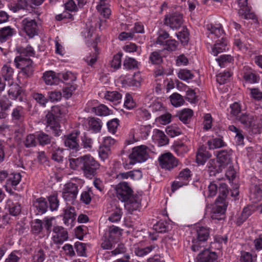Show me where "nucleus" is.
I'll return each instance as SVG.
<instances>
[{"mask_svg":"<svg viewBox=\"0 0 262 262\" xmlns=\"http://www.w3.org/2000/svg\"><path fill=\"white\" fill-rule=\"evenodd\" d=\"M116 195L122 202H125V207L130 212L137 210L139 203L133 194V191L126 182L120 183L116 186Z\"/></svg>","mask_w":262,"mask_h":262,"instance_id":"f257e3e1","label":"nucleus"},{"mask_svg":"<svg viewBox=\"0 0 262 262\" xmlns=\"http://www.w3.org/2000/svg\"><path fill=\"white\" fill-rule=\"evenodd\" d=\"M195 231V237L192 239L191 246V249L194 252L199 251L205 246L210 234L209 229L205 227H196Z\"/></svg>","mask_w":262,"mask_h":262,"instance_id":"f03ea898","label":"nucleus"},{"mask_svg":"<svg viewBox=\"0 0 262 262\" xmlns=\"http://www.w3.org/2000/svg\"><path fill=\"white\" fill-rule=\"evenodd\" d=\"M99 167V163L92 156L90 155H85L82 168L83 173L85 177L89 179L93 178Z\"/></svg>","mask_w":262,"mask_h":262,"instance_id":"7ed1b4c3","label":"nucleus"},{"mask_svg":"<svg viewBox=\"0 0 262 262\" xmlns=\"http://www.w3.org/2000/svg\"><path fill=\"white\" fill-rule=\"evenodd\" d=\"M148 157L147 147L140 145L134 147L129 155L130 160L129 164L133 165L136 163H142L145 161Z\"/></svg>","mask_w":262,"mask_h":262,"instance_id":"20e7f679","label":"nucleus"},{"mask_svg":"<svg viewBox=\"0 0 262 262\" xmlns=\"http://www.w3.org/2000/svg\"><path fill=\"white\" fill-rule=\"evenodd\" d=\"M191 176L192 172L188 168L183 169L180 171L176 180L171 184L172 191L174 192L178 189L187 185L191 180Z\"/></svg>","mask_w":262,"mask_h":262,"instance_id":"39448f33","label":"nucleus"},{"mask_svg":"<svg viewBox=\"0 0 262 262\" xmlns=\"http://www.w3.org/2000/svg\"><path fill=\"white\" fill-rule=\"evenodd\" d=\"M183 15L178 12L169 13L165 16L164 24L172 30L179 29L183 24Z\"/></svg>","mask_w":262,"mask_h":262,"instance_id":"423d86ee","label":"nucleus"},{"mask_svg":"<svg viewBox=\"0 0 262 262\" xmlns=\"http://www.w3.org/2000/svg\"><path fill=\"white\" fill-rule=\"evenodd\" d=\"M238 120L246 127L250 128L252 134H256L260 132V127L255 124L254 116L248 114H242L239 116Z\"/></svg>","mask_w":262,"mask_h":262,"instance_id":"0eeeda50","label":"nucleus"},{"mask_svg":"<svg viewBox=\"0 0 262 262\" xmlns=\"http://www.w3.org/2000/svg\"><path fill=\"white\" fill-rule=\"evenodd\" d=\"M161 167L166 170H170L178 165V160L171 154L165 153L159 158Z\"/></svg>","mask_w":262,"mask_h":262,"instance_id":"6e6552de","label":"nucleus"},{"mask_svg":"<svg viewBox=\"0 0 262 262\" xmlns=\"http://www.w3.org/2000/svg\"><path fill=\"white\" fill-rule=\"evenodd\" d=\"M78 192L77 185L73 183H69L64 186L62 197L67 202H71L73 203L77 197Z\"/></svg>","mask_w":262,"mask_h":262,"instance_id":"1a4fd4ad","label":"nucleus"},{"mask_svg":"<svg viewBox=\"0 0 262 262\" xmlns=\"http://www.w3.org/2000/svg\"><path fill=\"white\" fill-rule=\"evenodd\" d=\"M53 233L52 239L56 244H62L68 238V232L62 226H54L53 228Z\"/></svg>","mask_w":262,"mask_h":262,"instance_id":"9d476101","label":"nucleus"},{"mask_svg":"<svg viewBox=\"0 0 262 262\" xmlns=\"http://www.w3.org/2000/svg\"><path fill=\"white\" fill-rule=\"evenodd\" d=\"M23 30L30 37H33L37 34V23L35 19L30 18H25L21 22Z\"/></svg>","mask_w":262,"mask_h":262,"instance_id":"9b49d317","label":"nucleus"},{"mask_svg":"<svg viewBox=\"0 0 262 262\" xmlns=\"http://www.w3.org/2000/svg\"><path fill=\"white\" fill-rule=\"evenodd\" d=\"M208 37L211 39L221 37L224 34L223 27L220 24H210L206 25Z\"/></svg>","mask_w":262,"mask_h":262,"instance_id":"f8f14e48","label":"nucleus"},{"mask_svg":"<svg viewBox=\"0 0 262 262\" xmlns=\"http://www.w3.org/2000/svg\"><path fill=\"white\" fill-rule=\"evenodd\" d=\"M48 149L52 154L51 159L53 160L58 163L63 161L64 149L59 147L55 141H52Z\"/></svg>","mask_w":262,"mask_h":262,"instance_id":"ddd939ff","label":"nucleus"},{"mask_svg":"<svg viewBox=\"0 0 262 262\" xmlns=\"http://www.w3.org/2000/svg\"><path fill=\"white\" fill-rule=\"evenodd\" d=\"M79 132L75 130L67 136H64V145L71 149L77 150L79 147L77 137Z\"/></svg>","mask_w":262,"mask_h":262,"instance_id":"4468645a","label":"nucleus"},{"mask_svg":"<svg viewBox=\"0 0 262 262\" xmlns=\"http://www.w3.org/2000/svg\"><path fill=\"white\" fill-rule=\"evenodd\" d=\"M232 150H221L218 151L217 155V160L223 166L224 168L232 162Z\"/></svg>","mask_w":262,"mask_h":262,"instance_id":"2eb2a0df","label":"nucleus"},{"mask_svg":"<svg viewBox=\"0 0 262 262\" xmlns=\"http://www.w3.org/2000/svg\"><path fill=\"white\" fill-rule=\"evenodd\" d=\"M216 259V253L208 249L203 250L198 256V262H215Z\"/></svg>","mask_w":262,"mask_h":262,"instance_id":"dca6fc26","label":"nucleus"},{"mask_svg":"<svg viewBox=\"0 0 262 262\" xmlns=\"http://www.w3.org/2000/svg\"><path fill=\"white\" fill-rule=\"evenodd\" d=\"M222 205H216L212 209L211 213V218L212 220H222L225 218V213L227 209V205L225 203H221Z\"/></svg>","mask_w":262,"mask_h":262,"instance_id":"f3484780","label":"nucleus"},{"mask_svg":"<svg viewBox=\"0 0 262 262\" xmlns=\"http://www.w3.org/2000/svg\"><path fill=\"white\" fill-rule=\"evenodd\" d=\"M76 219L75 208L73 207H67L64 210L63 220L64 224L67 226L72 227L73 222Z\"/></svg>","mask_w":262,"mask_h":262,"instance_id":"a211bd4d","label":"nucleus"},{"mask_svg":"<svg viewBox=\"0 0 262 262\" xmlns=\"http://www.w3.org/2000/svg\"><path fill=\"white\" fill-rule=\"evenodd\" d=\"M217 160L211 159L207 163V167L210 176H215L216 174L221 172L224 167Z\"/></svg>","mask_w":262,"mask_h":262,"instance_id":"6ab92c4d","label":"nucleus"},{"mask_svg":"<svg viewBox=\"0 0 262 262\" xmlns=\"http://www.w3.org/2000/svg\"><path fill=\"white\" fill-rule=\"evenodd\" d=\"M211 157V154L206 150V147L202 145L198 150L196 161L198 164L203 165Z\"/></svg>","mask_w":262,"mask_h":262,"instance_id":"aec40b11","label":"nucleus"},{"mask_svg":"<svg viewBox=\"0 0 262 262\" xmlns=\"http://www.w3.org/2000/svg\"><path fill=\"white\" fill-rule=\"evenodd\" d=\"M96 9L100 15L104 18H108L111 14L108 0H100Z\"/></svg>","mask_w":262,"mask_h":262,"instance_id":"412c9836","label":"nucleus"},{"mask_svg":"<svg viewBox=\"0 0 262 262\" xmlns=\"http://www.w3.org/2000/svg\"><path fill=\"white\" fill-rule=\"evenodd\" d=\"M21 179V176L19 173H11L9 176L6 183V190L7 191L11 192V190L10 188L11 186L14 188L19 183Z\"/></svg>","mask_w":262,"mask_h":262,"instance_id":"4be33fe9","label":"nucleus"},{"mask_svg":"<svg viewBox=\"0 0 262 262\" xmlns=\"http://www.w3.org/2000/svg\"><path fill=\"white\" fill-rule=\"evenodd\" d=\"M255 207L252 205L245 207L241 213V214L237 217L236 224L241 225L254 212Z\"/></svg>","mask_w":262,"mask_h":262,"instance_id":"5701e85b","label":"nucleus"},{"mask_svg":"<svg viewBox=\"0 0 262 262\" xmlns=\"http://www.w3.org/2000/svg\"><path fill=\"white\" fill-rule=\"evenodd\" d=\"M15 34V30L10 26H6L0 29V42H4L11 39Z\"/></svg>","mask_w":262,"mask_h":262,"instance_id":"b1692460","label":"nucleus"},{"mask_svg":"<svg viewBox=\"0 0 262 262\" xmlns=\"http://www.w3.org/2000/svg\"><path fill=\"white\" fill-rule=\"evenodd\" d=\"M6 208L9 213L13 216H17L21 212L20 205L17 202H14L12 198H9L7 202Z\"/></svg>","mask_w":262,"mask_h":262,"instance_id":"393cba45","label":"nucleus"},{"mask_svg":"<svg viewBox=\"0 0 262 262\" xmlns=\"http://www.w3.org/2000/svg\"><path fill=\"white\" fill-rule=\"evenodd\" d=\"M42 78L47 85L57 84L59 81L58 75L56 76L55 73L52 71L46 72Z\"/></svg>","mask_w":262,"mask_h":262,"instance_id":"a878e982","label":"nucleus"},{"mask_svg":"<svg viewBox=\"0 0 262 262\" xmlns=\"http://www.w3.org/2000/svg\"><path fill=\"white\" fill-rule=\"evenodd\" d=\"M11 117L12 120L15 122H22L25 117V113L23 107L18 106L14 108L12 112Z\"/></svg>","mask_w":262,"mask_h":262,"instance_id":"bb28decb","label":"nucleus"},{"mask_svg":"<svg viewBox=\"0 0 262 262\" xmlns=\"http://www.w3.org/2000/svg\"><path fill=\"white\" fill-rule=\"evenodd\" d=\"M47 123L48 126L55 131L56 136H59L58 131L59 129V124L57 121V118L53 116V114L49 112L46 115Z\"/></svg>","mask_w":262,"mask_h":262,"instance_id":"cd10ccee","label":"nucleus"},{"mask_svg":"<svg viewBox=\"0 0 262 262\" xmlns=\"http://www.w3.org/2000/svg\"><path fill=\"white\" fill-rule=\"evenodd\" d=\"M37 140L38 142L39 145L41 146H45L46 145L52 144L53 140V137L50 136L48 134L43 132H39L36 134Z\"/></svg>","mask_w":262,"mask_h":262,"instance_id":"c85d7f7f","label":"nucleus"},{"mask_svg":"<svg viewBox=\"0 0 262 262\" xmlns=\"http://www.w3.org/2000/svg\"><path fill=\"white\" fill-rule=\"evenodd\" d=\"M11 106V102L6 97H0V106L1 107V111L0 112V118H5L7 117L8 114L6 111L8 110Z\"/></svg>","mask_w":262,"mask_h":262,"instance_id":"c756f323","label":"nucleus"},{"mask_svg":"<svg viewBox=\"0 0 262 262\" xmlns=\"http://www.w3.org/2000/svg\"><path fill=\"white\" fill-rule=\"evenodd\" d=\"M193 115V111L189 108H185L178 113L179 119L184 124H187Z\"/></svg>","mask_w":262,"mask_h":262,"instance_id":"7c9ffc66","label":"nucleus"},{"mask_svg":"<svg viewBox=\"0 0 262 262\" xmlns=\"http://www.w3.org/2000/svg\"><path fill=\"white\" fill-rule=\"evenodd\" d=\"M85 155L77 158L69 159L70 167L74 170L80 168L82 170L83 165L85 160Z\"/></svg>","mask_w":262,"mask_h":262,"instance_id":"2f4dec72","label":"nucleus"},{"mask_svg":"<svg viewBox=\"0 0 262 262\" xmlns=\"http://www.w3.org/2000/svg\"><path fill=\"white\" fill-rule=\"evenodd\" d=\"M33 206L38 211V213L41 214L46 212L48 208L47 202L45 199L40 198L36 199L33 204Z\"/></svg>","mask_w":262,"mask_h":262,"instance_id":"473e14b6","label":"nucleus"},{"mask_svg":"<svg viewBox=\"0 0 262 262\" xmlns=\"http://www.w3.org/2000/svg\"><path fill=\"white\" fill-rule=\"evenodd\" d=\"M15 62L17 68L22 70V68H27L32 65V61L30 58H24L21 56H17L15 59Z\"/></svg>","mask_w":262,"mask_h":262,"instance_id":"72a5a7b5","label":"nucleus"},{"mask_svg":"<svg viewBox=\"0 0 262 262\" xmlns=\"http://www.w3.org/2000/svg\"><path fill=\"white\" fill-rule=\"evenodd\" d=\"M262 196V191L257 185H253L250 188V198L253 201L257 202L260 200Z\"/></svg>","mask_w":262,"mask_h":262,"instance_id":"f704fd0d","label":"nucleus"},{"mask_svg":"<svg viewBox=\"0 0 262 262\" xmlns=\"http://www.w3.org/2000/svg\"><path fill=\"white\" fill-rule=\"evenodd\" d=\"M104 98L111 102L118 103L121 99L122 95L117 91H108L105 94Z\"/></svg>","mask_w":262,"mask_h":262,"instance_id":"c9c22d12","label":"nucleus"},{"mask_svg":"<svg viewBox=\"0 0 262 262\" xmlns=\"http://www.w3.org/2000/svg\"><path fill=\"white\" fill-rule=\"evenodd\" d=\"M97 39H95V41H94L91 43V46L94 49L95 53H93V55H90V56H86L85 58V61L87 62L88 64L92 66L97 60V57L98 54L97 48Z\"/></svg>","mask_w":262,"mask_h":262,"instance_id":"e433bc0d","label":"nucleus"},{"mask_svg":"<svg viewBox=\"0 0 262 262\" xmlns=\"http://www.w3.org/2000/svg\"><path fill=\"white\" fill-rule=\"evenodd\" d=\"M2 75L6 81L12 80L14 70L9 65H4L1 70Z\"/></svg>","mask_w":262,"mask_h":262,"instance_id":"4c0bfd02","label":"nucleus"},{"mask_svg":"<svg viewBox=\"0 0 262 262\" xmlns=\"http://www.w3.org/2000/svg\"><path fill=\"white\" fill-rule=\"evenodd\" d=\"M207 144L210 149L221 148L226 145L225 143L221 138H214L209 140Z\"/></svg>","mask_w":262,"mask_h":262,"instance_id":"58836bf2","label":"nucleus"},{"mask_svg":"<svg viewBox=\"0 0 262 262\" xmlns=\"http://www.w3.org/2000/svg\"><path fill=\"white\" fill-rule=\"evenodd\" d=\"M218 190L219 195L216 201V203L219 202L224 203L223 201H224V199L227 196L229 192L227 185L225 183H220L218 187Z\"/></svg>","mask_w":262,"mask_h":262,"instance_id":"ea45409f","label":"nucleus"},{"mask_svg":"<svg viewBox=\"0 0 262 262\" xmlns=\"http://www.w3.org/2000/svg\"><path fill=\"white\" fill-rule=\"evenodd\" d=\"M141 176V172L139 170H132L126 172L120 173L118 174L117 178L121 179H127L130 178L135 180Z\"/></svg>","mask_w":262,"mask_h":262,"instance_id":"a19ab883","label":"nucleus"},{"mask_svg":"<svg viewBox=\"0 0 262 262\" xmlns=\"http://www.w3.org/2000/svg\"><path fill=\"white\" fill-rule=\"evenodd\" d=\"M89 125L91 129L95 133L100 131L102 127V122L98 118H90L89 120Z\"/></svg>","mask_w":262,"mask_h":262,"instance_id":"79ce46f5","label":"nucleus"},{"mask_svg":"<svg viewBox=\"0 0 262 262\" xmlns=\"http://www.w3.org/2000/svg\"><path fill=\"white\" fill-rule=\"evenodd\" d=\"M238 14L240 16H243L245 19H256V15L254 12H252L250 8L248 6L241 8L238 10Z\"/></svg>","mask_w":262,"mask_h":262,"instance_id":"37998d69","label":"nucleus"},{"mask_svg":"<svg viewBox=\"0 0 262 262\" xmlns=\"http://www.w3.org/2000/svg\"><path fill=\"white\" fill-rule=\"evenodd\" d=\"M59 80H62V81L64 82L67 84H70L76 79V76L70 72H67L64 73H59Z\"/></svg>","mask_w":262,"mask_h":262,"instance_id":"c03bdc74","label":"nucleus"},{"mask_svg":"<svg viewBox=\"0 0 262 262\" xmlns=\"http://www.w3.org/2000/svg\"><path fill=\"white\" fill-rule=\"evenodd\" d=\"M92 111L99 116H107L110 114L109 109L104 104H100L97 106L93 107Z\"/></svg>","mask_w":262,"mask_h":262,"instance_id":"a18cd8bd","label":"nucleus"},{"mask_svg":"<svg viewBox=\"0 0 262 262\" xmlns=\"http://www.w3.org/2000/svg\"><path fill=\"white\" fill-rule=\"evenodd\" d=\"M21 93V88L16 83L11 84L8 90V94L12 99H16Z\"/></svg>","mask_w":262,"mask_h":262,"instance_id":"49530a36","label":"nucleus"},{"mask_svg":"<svg viewBox=\"0 0 262 262\" xmlns=\"http://www.w3.org/2000/svg\"><path fill=\"white\" fill-rule=\"evenodd\" d=\"M37 143L36 135L29 134L26 137L24 142V145L27 148H30L36 146Z\"/></svg>","mask_w":262,"mask_h":262,"instance_id":"de8ad7c7","label":"nucleus"},{"mask_svg":"<svg viewBox=\"0 0 262 262\" xmlns=\"http://www.w3.org/2000/svg\"><path fill=\"white\" fill-rule=\"evenodd\" d=\"M155 246L150 245L145 248L137 247L135 248L134 252L135 254L138 256H143L149 253Z\"/></svg>","mask_w":262,"mask_h":262,"instance_id":"09e8293b","label":"nucleus"},{"mask_svg":"<svg viewBox=\"0 0 262 262\" xmlns=\"http://www.w3.org/2000/svg\"><path fill=\"white\" fill-rule=\"evenodd\" d=\"M170 100L172 105L176 107H178L184 102V100L183 97L178 93H173L170 96Z\"/></svg>","mask_w":262,"mask_h":262,"instance_id":"8fccbe9b","label":"nucleus"},{"mask_svg":"<svg viewBox=\"0 0 262 262\" xmlns=\"http://www.w3.org/2000/svg\"><path fill=\"white\" fill-rule=\"evenodd\" d=\"M226 43L220 40L214 45L212 49V54L214 56H217L218 54L226 50Z\"/></svg>","mask_w":262,"mask_h":262,"instance_id":"3c124183","label":"nucleus"},{"mask_svg":"<svg viewBox=\"0 0 262 262\" xmlns=\"http://www.w3.org/2000/svg\"><path fill=\"white\" fill-rule=\"evenodd\" d=\"M149 60L150 62L153 64H159L163 61L161 54L158 51H154L151 53Z\"/></svg>","mask_w":262,"mask_h":262,"instance_id":"603ef678","label":"nucleus"},{"mask_svg":"<svg viewBox=\"0 0 262 262\" xmlns=\"http://www.w3.org/2000/svg\"><path fill=\"white\" fill-rule=\"evenodd\" d=\"M122 215V209L120 207H116L108 220L111 222H117L120 220Z\"/></svg>","mask_w":262,"mask_h":262,"instance_id":"864d4df0","label":"nucleus"},{"mask_svg":"<svg viewBox=\"0 0 262 262\" xmlns=\"http://www.w3.org/2000/svg\"><path fill=\"white\" fill-rule=\"evenodd\" d=\"M189 35V34L188 29L186 27H183L182 30L177 34L178 38L184 44H187L188 43Z\"/></svg>","mask_w":262,"mask_h":262,"instance_id":"5fc2aeb1","label":"nucleus"},{"mask_svg":"<svg viewBox=\"0 0 262 262\" xmlns=\"http://www.w3.org/2000/svg\"><path fill=\"white\" fill-rule=\"evenodd\" d=\"M240 262H256V257L249 252L242 251L239 259Z\"/></svg>","mask_w":262,"mask_h":262,"instance_id":"6e6d98bb","label":"nucleus"},{"mask_svg":"<svg viewBox=\"0 0 262 262\" xmlns=\"http://www.w3.org/2000/svg\"><path fill=\"white\" fill-rule=\"evenodd\" d=\"M233 58L230 55H222L216 60L218 62L219 66L222 67H225L227 63L231 62Z\"/></svg>","mask_w":262,"mask_h":262,"instance_id":"4d7b16f0","label":"nucleus"},{"mask_svg":"<svg viewBox=\"0 0 262 262\" xmlns=\"http://www.w3.org/2000/svg\"><path fill=\"white\" fill-rule=\"evenodd\" d=\"M138 62L134 58L127 57L123 62V67L127 70L134 69L137 68Z\"/></svg>","mask_w":262,"mask_h":262,"instance_id":"13d9d810","label":"nucleus"},{"mask_svg":"<svg viewBox=\"0 0 262 262\" xmlns=\"http://www.w3.org/2000/svg\"><path fill=\"white\" fill-rule=\"evenodd\" d=\"M194 75L190 71L186 69L180 70L178 73V77L181 80L187 81L193 78Z\"/></svg>","mask_w":262,"mask_h":262,"instance_id":"bf43d9fd","label":"nucleus"},{"mask_svg":"<svg viewBox=\"0 0 262 262\" xmlns=\"http://www.w3.org/2000/svg\"><path fill=\"white\" fill-rule=\"evenodd\" d=\"M98 152L99 157L102 160L104 161L105 159H107L110 155L111 153V148L101 145L99 147Z\"/></svg>","mask_w":262,"mask_h":262,"instance_id":"052dcab7","label":"nucleus"},{"mask_svg":"<svg viewBox=\"0 0 262 262\" xmlns=\"http://www.w3.org/2000/svg\"><path fill=\"white\" fill-rule=\"evenodd\" d=\"M119 124V120L118 119H113L110 120L107 123V126L108 131L114 134L117 130V128Z\"/></svg>","mask_w":262,"mask_h":262,"instance_id":"680f3d73","label":"nucleus"},{"mask_svg":"<svg viewBox=\"0 0 262 262\" xmlns=\"http://www.w3.org/2000/svg\"><path fill=\"white\" fill-rule=\"evenodd\" d=\"M166 133L171 137L177 136L181 134V130L176 125L168 126L166 129Z\"/></svg>","mask_w":262,"mask_h":262,"instance_id":"e2e57ef3","label":"nucleus"},{"mask_svg":"<svg viewBox=\"0 0 262 262\" xmlns=\"http://www.w3.org/2000/svg\"><path fill=\"white\" fill-rule=\"evenodd\" d=\"M92 195L93 192L91 189L84 191L81 194L80 200L85 204H89L91 202Z\"/></svg>","mask_w":262,"mask_h":262,"instance_id":"0e129e2a","label":"nucleus"},{"mask_svg":"<svg viewBox=\"0 0 262 262\" xmlns=\"http://www.w3.org/2000/svg\"><path fill=\"white\" fill-rule=\"evenodd\" d=\"M28 6L27 0H18L17 3L11 6V10L16 12L20 9H25Z\"/></svg>","mask_w":262,"mask_h":262,"instance_id":"69168bd1","label":"nucleus"},{"mask_svg":"<svg viewBox=\"0 0 262 262\" xmlns=\"http://www.w3.org/2000/svg\"><path fill=\"white\" fill-rule=\"evenodd\" d=\"M122 54L118 53L114 56L113 59L111 61V66L115 69H118L120 68L121 65V57Z\"/></svg>","mask_w":262,"mask_h":262,"instance_id":"338daca9","label":"nucleus"},{"mask_svg":"<svg viewBox=\"0 0 262 262\" xmlns=\"http://www.w3.org/2000/svg\"><path fill=\"white\" fill-rule=\"evenodd\" d=\"M178 42L174 39L167 40L163 45L165 46L164 49L168 51H174L177 49Z\"/></svg>","mask_w":262,"mask_h":262,"instance_id":"774afa93","label":"nucleus"}]
</instances>
